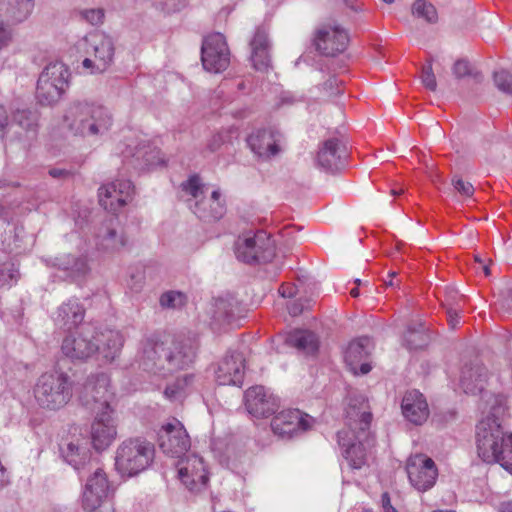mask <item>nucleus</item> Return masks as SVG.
<instances>
[{
  "instance_id": "obj_1",
  "label": "nucleus",
  "mask_w": 512,
  "mask_h": 512,
  "mask_svg": "<svg viewBox=\"0 0 512 512\" xmlns=\"http://www.w3.org/2000/svg\"><path fill=\"white\" fill-rule=\"evenodd\" d=\"M507 398L494 395L490 411L476 426V449L478 456L486 463H498L512 474V434L506 433L501 424L507 411Z\"/></svg>"
},
{
  "instance_id": "obj_2",
  "label": "nucleus",
  "mask_w": 512,
  "mask_h": 512,
  "mask_svg": "<svg viewBox=\"0 0 512 512\" xmlns=\"http://www.w3.org/2000/svg\"><path fill=\"white\" fill-rule=\"evenodd\" d=\"M154 446L136 437L124 440L116 450L115 468L123 477H132L144 471L152 462Z\"/></svg>"
},
{
  "instance_id": "obj_3",
  "label": "nucleus",
  "mask_w": 512,
  "mask_h": 512,
  "mask_svg": "<svg viewBox=\"0 0 512 512\" xmlns=\"http://www.w3.org/2000/svg\"><path fill=\"white\" fill-rule=\"evenodd\" d=\"M35 398L40 406L47 409H59L71 398V384L64 373H44L34 388Z\"/></svg>"
},
{
  "instance_id": "obj_4",
  "label": "nucleus",
  "mask_w": 512,
  "mask_h": 512,
  "mask_svg": "<svg viewBox=\"0 0 512 512\" xmlns=\"http://www.w3.org/2000/svg\"><path fill=\"white\" fill-rule=\"evenodd\" d=\"M77 49L85 53L83 67L90 73H102L111 64L113 58V43L109 37L94 33L77 44Z\"/></svg>"
},
{
  "instance_id": "obj_5",
  "label": "nucleus",
  "mask_w": 512,
  "mask_h": 512,
  "mask_svg": "<svg viewBox=\"0 0 512 512\" xmlns=\"http://www.w3.org/2000/svg\"><path fill=\"white\" fill-rule=\"evenodd\" d=\"M69 70L62 62L48 64L40 74L36 98L41 105H53L68 86Z\"/></svg>"
},
{
  "instance_id": "obj_6",
  "label": "nucleus",
  "mask_w": 512,
  "mask_h": 512,
  "mask_svg": "<svg viewBox=\"0 0 512 512\" xmlns=\"http://www.w3.org/2000/svg\"><path fill=\"white\" fill-rule=\"evenodd\" d=\"M179 481L193 493H200L208 488L210 472L204 459L191 453L180 457L176 463Z\"/></svg>"
},
{
  "instance_id": "obj_7",
  "label": "nucleus",
  "mask_w": 512,
  "mask_h": 512,
  "mask_svg": "<svg viewBox=\"0 0 512 512\" xmlns=\"http://www.w3.org/2000/svg\"><path fill=\"white\" fill-rule=\"evenodd\" d=\"M237 257L246 263H265L275 256V244L270 233L258 230L252 236L239 239L236 247Z\"/></svg>"
},
{
  "instance_id": "obj_8",
  "label": "nucleus",
  "mask_w": 512,
  "mask_h": 512,
  "mask_svg": "<svg viewBox=\"0 0 512 512\" xmlns=\"http://www.w3.org/2000/svg\"><path fill=\"white\" fill-rule=\"evenodd\" d=\"M154 352L159 358H164L171 369L183 370L194 362L196 345L191 339L168 338L156 343Z\"/></svg>"
},
{
  "instance_id": "obj_9",
  "label": "nucleus",
  "mask_w": 512,
  "mask_h": 512,
  "mask_svg": "<svg viewBox=\"0 0 512 512\" xmlns=\"http://www.w3.org/2000/svg\"><path fill=\"white\" fill-rule=\"evenodd\" d=\"M183 190L197 199L195 213L206 220H219L226 213V202L221 192L216 189L212 191L210 198L198 199L203 193V185L198 176H192L186 183L182 184Z\"/></svg>"
},
{
  "instance_id": "obj_10",
  "label": "nucleus",
  "mask_w": 512,
  "mask_h": 512,
  "mask_svg": "<svg viewBox=\"0 0 512 512\" xmlns=\"http://www.w3.org/2000/svg\"><path fill=\"white\" fill-rule=\"evenodd\" d=\"M314 45L325 56H337L346 51L350 43L348 31L337 23H327L314 33Z\"/></svg>"
},
{
  "instance_id": "obj_11",
  "label": "nucleus",
  "mask_w": 512,
  "mask_h": 512,
  "mask_svg": "<svg viewBox=\"0 0 512 512\" xmlns=\"http://www.w3.org/2000/svg\"><path fill=\"white\" fill-rule=\"evenodd\" d=\"M372 418L371 408L365 397L350 398L345 410V427L339 431L338 438L346 441L349 434L370 432Z\"/></svg>"
},
{
  "instance_id": "obj_12",
  "label": "nucleus",
  "mask_w": 512,
  "mask_h": 512,
  "mask_svg": "<svg viewBox=\"0 0 512 512\" xmlns=\"http://www.w3.org/2000/svg\"><path fill=\"white\" fill-rule=\"evenodd\" d=\"M406 471L411 485L420 492L431 489L438 477L435 462L422 453L413 454L407 459Z\"/></svg>"
},
{
  "instance_id": "obj_13",
  "label": "nucleus",
  "mask_w": 512,
  "mask_h": 512,
  "mask_svg": "<svg viewBox=\"0 0 512 512\" xmlns=\"http://www.w3.org/2000/svg\"><path fill=\"white\" fill-rule=\"evenodd\" d=\"M201 60L209 72L218 73L230 64V52L224 36L212 33L206 36L202 43Z\"/></svg>"
},
{
  "instance_id": "obj_14",
  "label": "nucleus",
  "mask_w": 512,
  "mask_h": 512,
  "mask_svg": "<svg viewBox=\"0 0 512 512\" xmlns=\"http://www.w3.org/2000/svg\"><path fill=\"white\" fill-rule=\"evenodd\" d=\"M158 441L164 453L178 458L184 456L191 447V440L184 425L175 418L161 426Z\"/></svg>"
},
{
  "instance_id": "obj_15",
  "label": "nucleus",
  "mask_w": 512,
  "mask_h": 512,
  "mask_svg": "<svg viewBox=\"0 0 512 512\" xmlns=\"http://www.w3.org/2000/svg\"><path fill=\"white\" fill-rule=\"evenodd\" d=\"M112 414L113 410L99 411L91 422L89 440L97 452L108 449L117 438V423Z\"/></svg>"
},
{
  "instance_id": "obj_16",
  "label": "nucleus",
  "mask_w": 512,
  "mask_h": 512,
  "mask_svg": "<svg viewBox=\"0 0 512 512\" xmlns=\"http://www.w3.org/2000/svg\"><path fill=\"white\" fill-rule=\"evenodd\" d=\"M314 419L298 409H287L275 415L271 421L274 434L282 438L294 435L312 428Z\"/></svg>"
},
{
  "instance_id": "obj_17",
  "label": "nucleus",
  "mask_w": 512,
  "mask_h": 512,
  "mask_svg": "<svg viewBox=\"0 0 512 512\" xmlns=\"http://www.w3.org/2000/svg\"><path fill=\"white\" fill-rule=\"evenodd\" d=\"M339 439V444L345 449L344 456L350 466L360 469L367 464L372 448L375 446V438L371 432L349 434L347 440Z\"/></svg>"
},
{
  "instance_id": "obj_18",
  "label": "nucleus",
  "mask_w": 512,
  "mask_h": 512,
  "mask_svg": "<svg viewBox=\"0 0 512 512\" xmlns=\"http://www.w3.org/2000/svg\"><path fill=\"white\" fill-rule=\"evenodd\" d=\"M111 489L106 473L98 469L91 475L82 493V507L92 512L98 509L110 496Z\"/></svg>"
},
{
  "instance_id": "obj_19",
  "label": "nucleus",
  "mask_w": 512,
  "mask_h": 512,
  "mask_svg": "<svg viewBox=\"0 0 512 512\" xmlns=\"http://www.w3.org/2000/svg\"><path fill=\"white\" fill-rule=\"evenodd\" d=\"M279 406V399L264 386H252L245 392V407L253 417H268L273 414Z\"/></svg>"
},
{
  "instance_id": "obj_20",
  "label": "nucleus",
  "mask_w": 512,
  "mask_h": 512,
  "mask_svg": "<svg viewBox=\"0 0 512 512\" xmlns=\"http://www.w3.org/2000/svg\"><path fill=\"white\" fill-rule=\"evenodd\" d=\"M133 186L129 180H117L99 188L100 205L111 213H116L131 199Z\"/></svg>"
},
{
  "instance_id": "obj_21",
  "label": "nucleus",
  "mask_w": 512,
  "mask_h": 512,
  "mask_svg": "<svg viewBox=\"0 0 512 512\" xmlns=\"http://www.w3.org/2000/svg\"><path fill=\"white\" fill-rule=\"evenodd\" d=\"M251 150L260 158L271 159L282 151L281 135L272 129H258L248 139Z\"/></svg>"
},
{
  "instance_id": "obj_22",
  "label": "nucleus",
  "mask_w": 512,
  "mask_h": 512,
  "mask_svg": "<svg viewBox=\"0 0 512 512\" xmlns=\"http://www.w3.org/2000/svg\"><path fill=\"white\" fill-rule=\"evenodd\" d=\"M245 360L241 353H232L223 357L215 371L220 385H241L244 379Z\"/></svg>"
},
{
  "instance_id": "obj_23",
  "label": "nucleus",
  "mask_w": 512,
  "mask_h": 512,
  "mask_svg": "<svg viewBox=\"0 0 512 512\" xmlns=\"http://www.w3.org/2000/svg\"><path fill=\"white\" fill-rule=\"evenodd\" d=\"M404 417L414 425H422L430 415L426 398L417 390L405 393L401 403Z\"/></svg>"
},
{
  "instance_id": "obj_24",
  "label": "nucleus",
  "mask_w": 512,
  "mask_h": 512,
  "mask_svg": "<svg viewBox=\"0 0 512 512\" xmlns=\"http://www.w3.org/2000/svg\"><path fill=\"white\" fill-rule=\"evenodd\" d=\"M370 340L360 338L352 341L345 351V362L354 375H364L370 372L371 365L364 360L368 355Z\"/></svg>"
},
{
  "instance_id": "obj_25",
  "label": "nucleus",
  "mask_w": 512,
  "mask_h": 512,
  "mask_svg": "<svg viewBox=\"0 0 512 512\" xmlns=\"http://www.w3.org/2000/svg\"><path fill=\"white\" fill-rule=\"evenodd\" d=\"M85 393L91 396L96 403L100 404L99 411L113 410L110 402L113 399V393L110 389V379L106 374H99L88 380L85 385Z\"/></svg>"
},
{
  "instance_id": "obj_26",
  "label": "nucleus",
  "mask_w": 512,
  "mask_h": 512,
  "mask_svg": "<svg viewBox=\"0 0 512 512\" xmlns=\"http://www.w3.org/2000/svg\"><path fill=\"white\" fill-rule=\"evenodd\" d=\"M62 350L66 356L72 359L83 360L89 358L96 351V346L81 333L77 336L66 337L62 344Z\"/></svg>"
},
{
  "instance_id": "obj_27",
  "label": "nucleus",
  "mask_w": 512,
  "mask_h": 512,
  "mask_svg": "<svg viewBox=\"0 0 512 512\" xmlns=\"http://www.w3.org/2000/svg\"><path fill=\"white\" fill-rule=\"evenodd\" d=\"M80 111L90 112L89 117H84L81 122V133L83 135H95L110 126V118L101 107H84Z\"/></svg>"
},
{
  "instance_id": "obj_28",
  "label": "nucleus",
  "mask_w": 512,
  "mask_h": 512,
  "mask_svg": "<svg viewBox=\"0 0 512 512\" xmlns=\"http://www.w3.org/2000/svg\"><path fill=\"white\" fill-rule=\"evenodd\" d=\"M287 341L306 354H314L318 350V339L310 331L295 330L289 334Z\"/></svg>"
},
{
  "instance_id": "obj_29",
  "label": "nucleus",
  "mask_w": 512,
  "mask_h": 512,
  "mask_svg": "<svg viewBox=\"0 0 512 512\" xmlns=\"http://www.w3.org/2000/svg\"><path fill=\"white\" fill-rule=\"evenodd\" d=\"M339 143L336 139L327 140L318 152V163L324 168H332L337 164Z\"/></svg>"
},
{
  "instance_id": "obj_30",
  "label": "nucleus",
  "mask_w": 512,
  "mask_h": 512,
  "mask_svg": "<svg viewBox=\"0 0 512 512\" xmlns=\"http://www.w3.org/2000/svg\"><path fill=\"white\" fill-rule=\"evenodd\" d=\"M194 380V374H184L178 377L175 382L166 387L165 395L172 399L185 394L192 388Z\"/></svg>"
},
{
  "instance_id": "obj_31",
  "label": "nucleus",
  "mask_w": 512,
  "mask_h": 512,
  "mask_svg": "<svg viewBox=\"0 0 512 512\" xmlns=\"http://www.w3.org/2000/svg\"><path fill=\"white\" fill-rule=\"evenodd\" d=\"M413 15L423 18L428 23H434L438 19L435 7L425 0H416L412 6Z\"/></svg>"
},
{
  "instance_id": "obj_32",
  "label": "nucleus",
  "mask_w": 512,
  "mask_h": 512,
  "mask_svg": "<svg viewBox=\"0 0 512 512\" xmlns=\"http://www.w3.org/2000/svg\"><path fill=\"white\" fill-rule=\"evenodd\" d=\"M405 340L410 349H421L428 345L429 336L422 330L410 331Z\"/></svg>"
},
{
  "instance_id": "obj_33",
  "label": "nucleus",
  "mask_w": 512,
  "mask_h": 512,
  "mask_svg": "<svg viewBox=\"0 0 512 512\" xmlns=\"http://www.w3.org/2000/svg\"><path fill=\"white\" fill-rule=\"evenodd\" d=\"M186 296L180 292H166L160 298V303L163 307L178 308L185 304Z\"/></svg>"
},
{
  "instance_id": "obj_34",
  "label": "nucleus",
  "mask_w": 512,
  "mask_h": 512,
  "mask_svg": "<svg viewBox=\"0 0 512 512\" xmlns=\"http://www.w3.org/2000/svg\"><path fill=\"white\" fill-rule=\"evenodd\" d=\"M251 59L257 70H265L270 63L268 49L252 50Z\"/></svg>"
},
{
  "instance_id": "obj_35",
  "label": "nucleus",
  "mask_w": 512,
  "mask_h": 512,
  "mask_svg": "<svg viewBox=\"0 0 512 512\" xmlns=\"http://www.w3.org/2000/svg\"><path fill=\"white\" fill-rule=\"evenodd\" d=\"M497 87L505 93L512 94V75L505 70L496 72L494 75Z\"/></svg>"
},
{
  "instance_id": "obj_36",
  "label": "nucleus",
  "mask_w": 512,
  "mask_h": 512,
  "mask_svg": "<svg viewBox=\"0 0 512 512\" xmlns=\"http://www.w3.org/2000/svg\"><path fill=\"white\" fill-rule=\"evenodd\" d=\"M252 50L269 49L268 34L264 28H258L251 41Z\"/></svg>"
},
{
  "instance_id": "obj_37",
  "label": "nucleus",
  "mask_w": 512,
  "mask_h": 512,
  "mask_svg": "<svg viewBox=\"0 0 512 512\" xmlns=\"http://www.w3.org/2000/svg\"><path fill=\"white\" fill-rule=\"evenodd\" d=\"M14 120L23 127L30 128L36 120V116L29 110H17L14 113Z\"/></svg>"
},
{
  "instance_id": "obj_38",
  "label": "nucleus",
  "mask_w": 512,
  "mask_h": 512,
  "mask_svg": "<svg viewBox=\"0 0 512 512\" xmlns=\"http://www.w3.org/2000/svg\"><path fill=\"white\" fill-rule=\"evenodd\" d=\"M453 70H454V74L458 78H462V77L470 76V75H473L475 78H477L479 75L477 72L473 73V69H472L471 65L466 60L456 61L454 64Z\"/></svg>"
},
{
  "instance_id": "obj_39",
  "label": "nucleus",
  "mask_w": 512,
  "mask_h": 512,
  "mask_svg": "<svg viewBox=\"0 0 512 512\" xmlns=\"http://www.w3.org/2000/svg\"><path fill=\"white\" fill-rule=\"evenodd\" d=\"M421 79L426 88L430 90H435L437 83L432 71L431 63L424 65L421 71Z\"/></svg>"
},
{
  "instance_id": "obj_40",
  "label": "nucleus",
  "mask_w": 512,
  "mask_h": 512,
  "mask_svg": "<svg viewBox=\"0 0 512 512\" xmlns=\"http://www.w3.org/2000/svg\"><path fill=\"white\" fill-rule=\"evenodd\" d=\"M63 454H64V457L65 459L73 464V465H77L79 463V455H80V448L78 445L74 444V443H68L66 445V448L63 449Z\"/></svg>"
},
{
  "instance_id": "obj_41",
  "label": "nucleus",
  "mask_w": 512,
  "mask_h": 512,
  "mask_svg": "<svg viewBox=\"0 0 512 512\" xmlns=\"http://www.w3.org/2000/svg\"><path fill=\"white\" fill-rule=\"evenodd\" d=\"M83 17L92 25H98L103 22L104 12L101 9H91L83 12Z\"/></svg>"
},
{
  "instance_id": "obj_42",
  "label": "nucleus",
  "mask_w": 512,
  "mask_h": 512,
  "mask_svg": "<svg viewBox=\"0 0 512 512\" xmlns=\"http://www.w3.org/2000/svg\"><path fill=\"white\" fill-rule=\"evenodd\" d=\"M12 40V31L0 22V49L6 47Z\"/></svg>"
},
{
  "instance_id": "obj_43",
  "label": "nucleus",
  "mask_w": 512,
  "mask_h": 512,
  "mask_svg": "<svg viewBox=\"0 0 512 512\" xmlns=\"http://www.w3.org/2000/svg\"><path fill=\"white\" fill-rule=\"evenodd\" d=\"M454 186L458 192L467 197L471 196L474 192L473 186L461 179L454 181Z\"/></svg>"
},
{
  "instance_id": "obj_44",
  "label": "nucleus",
  "mask_w": 512,
  "mask_h": 512,
  "mask_svg": "<svg viewBox=\"0 0 512 512\" xmlns=\"http://www.w3.org/2000/svg\"><path fill=\"white\" fill-rule=\"evenodd\" d=\"M279 293L283 297H293L297 293V287L294 283H283L279 288Z\"/></svg>"
},
{
  "instance_id": "obj_45",
  "label": "nucleus",
  "mask_w": 512,
  "mask_h": 512,
  "mask_svg": "<svg viewBox=\"0 0 512 512\" xmlns=\"http://www.w3.org/2000/svg\"><path fill=\"white\" fill-rule=\"evenodd\" d=\"M473 376H475V388H477L478 390H482L483 387H484V383L486 382V374L485 373H482L480 369H477L475 371H470L469 372V377L472 378Z\"/></svg>"
},
{
  "instance_id": "obj_46",
  "label": "nucleus",
  "mask_w": 512,
  "mask_h": 512,
  "mask_svg": "<svg viewBox=\"0 0 512 512\" xmlns=\"http://www.w3.org/2000/svg\"><path fill=\"white\" fill-rule=\"evenodd\" d=\"M381 503L383 512H398L396 508L392 506L388 493L382 494Z\"/></svg>"
},
{
  "instance_id": "obj_47",
  "label": "nucleus",
  "mask_w": 512,
  "mask_h": 512,
  "mask_svg": "<svg viewBox=\"0 0 512 512\" xmlns=\"http://www.w3.org/2000/svg\"><path fill=\"white\" fill-rule=\"evenodd\" d=\"M8 125V115L3 106L0 105V137L3 136L4 130Z\"/></svg>"
},
{
  "instance_id": "obj_48",
  "label": "nucleus",
  "mask_w": 512,
  "mask_h": 512,
  "mask_svg": "<svg viewBox=\"0 0 512 512\" xmlns=\"http://www.w3.org/2000/svg\"><path fill=\"white\" fill-rule=\"evenodd\" d=\"M447 320H448V323L449 325L454 328L458 322H459V316H458V313L454 310H448L447 311Z\"/></svg>"
},
{
  "instance_id": "obj_49",
  "label": "nucleus",
  "mask_w": 512,
  "mask_h": 512,
  "mask_svg": "<svg viewBox=\"0 0 512 512\" xmlns=\"http://www.w3.org/2000/svg\"><path fill=\"white\" fill-rule=\"evenodd\" d=\"M474 259H475V262H476V263H478V264L481 266V268H482V270H483V272H484L485 276H489V275H490V273H491V272H490V268H489V265H490V263H491V260H488V262H487V263H485V262H483V261H482L478 256H475V257H474Z\"/></svg>"
},
{
  "instance_id": "obj_50",
  "label": "nucleus",
  "mask_w": 512,
  "mask_h": 512,
  "mask_svg": "<svg viewBox=\"0 0 512 512\" xmlns=\"http://www.w3.org/2000/svg\"><path fill=\"white\" fill-rule=\"evenodd\" d=\"M499 512H512V501L503 502L500 505Z\"/></svg>"
},
{
  "instance_id": "obj_51",
  "label": "nucleus",
  "mask_w": 512,
  "mask_h": 512,
  "mask_svg": "<svg viewBox=\"0 0 512 512\" xmlns=\"http://www.w3.org/2000/svg\"><path fill=\"white\" fill-rule=\"evenodd\" d=\"M50 175L52 177H55V178H58V177H64L67 173L63 170H58V169H52L50 170Z\"/></svg>"
},
{
  "instance_id": "obj_52",
  "label": "nucleus",
  "mask_w": 512,
  "mask_h": 512,
  "mask_svg": "<svg viewBox=\"0 0 512 512\" xmlns=\"http://www.w3.org/2000/svg\"><path fill=\"white\" fill-rule=\"evenodd\" d=\"M302 311V309L297 305V304H292L290 307H289V312L290 314H292L293 316H296L298 314H300Z\"/></svg>"
},
{
  "instance_id": "obj_53",
  "label": "nucleus",
  "mask_w": 512,
  "mask_h": 512,
  "mask_svg": "<svg viewBox=\"0 0 512 512\" xmlns=\"http://www.w3.org/2000/svg\"><path fill=\"white\" fill-rule=\"evenodd\" d=\"M228 134L229 135L227 137V141H229V142L232 140V138H237L238 137V132L236 130H230L228 132Z\"/></svg>"
},
{
  "instance_id": "obj_54",
  "label": "nucleus",
  "mask_w": 512,
  "mask_h": 512,
  "mask_svg": "<svg viewBox=\"0 0 512 512\" xmlns=\"http://www.w3.org/2000/svg\"><path fill=\"white\" fill-rule=\"evenodd\" d=\"M350 295L354 298L358 297L359 296V289L356 287V288H353L351 289L350 291Z\"/></svg>"
},
{
  "instance_id": "obj_55",
  "label": "nucleus",
  "mask_w": 512,
  "mask_h": 512,
  "mask_svg": "<svg viewBox=\"0 0 512 512\" xmlns=\"http://www.w3.org/2000/svg\"><path fill=\"white\" fill-rule=\"evenodd\" d=\"M403 192H404V190H403L402 188H400V189H398V190H397V189H392V190H391V193H392L393 195H401V194H403Z\"/></svg>"
},
{
  "instance_id": "obj_56",
  "label": "nucleus",
  "mask_w": 512,
  "mask_h": 512,
  "mask_svg": "<svg viewBox=\"0 0 512 512\" xmlns=\"http://www.w3.org/2000/svg\"><path fill=\"white\" fill-rule=\"evenodd\" d=\"M463 386L465 387V389H467V390H469V391H471V392L473 391V388H471V387L469 386V384H468V383H466L465 381L463 382Z\"/></svg>"
},
{
  "instance_id": "obj_57",
  "label": "nucleus",
  "mask_w": 512,
  "mask_h": 512,
  "mask_svg": "<svg viewBox=\"0 0 512 512\" xmlns=\"http://www.w3.org/2000/svg\"><path fill=\"white\" fill-rule=\"evenodd\" d=\"M433 512H455L453 510H449V511H444V510H436V511H433Z\"/></svg>"
},
{
  "instance_id": "obj_58",
  "label": "nucleus",
  "mask_w": 512,
  "mask_h": 512,
  "mask_svg": "<svg viewBox=\"0 0 512 512\" xmlns=\"http://www.w3.org/2000/svg\"><path fill=\"white\" fill-rule=\"evenodd\" d=\"M386 3H392L394 0H383Z\"/></svg>"
},
{
  "instance_id": "obj_59",
  "label": "nucleus",
  "mask_w": 512,
  "mask_h": 512,
  "mask_svg": "<svg viewBox=\"0 0 512 512\" xmlns=\"http://www.w3.org/2000/svg\"><path fill=\"white\" fill-rule=\"evenodd\" d=\"M276 221H277V219H276V218H275V216L273 215V217H272V222H276Z\"/></svg>"
}]
</instances>
